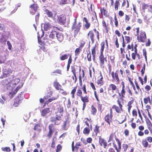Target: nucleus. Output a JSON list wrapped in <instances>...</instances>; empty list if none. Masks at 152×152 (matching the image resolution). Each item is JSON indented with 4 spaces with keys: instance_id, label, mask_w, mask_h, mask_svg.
<instances>
[{
    "instance_id": "nucleus-50",
    "label": "nucleus",
    "mask_w": 152,
    "mask_h": 152,
    "mask_svg": "<svg viewBox=\"0 0 152 152\" xmlns=\"http://www.w3.org/2000/svg\"><path fill=\"white\" fill-rule=\"evenodd\" d=\"M20 81V79L19 78H15L12 81V84L15 85H17Z\"/></svg>"
},
{
    "instance_id": "nucleus-62",
    "label": "nucleus",
    "mask_w": 152,
    "mask_h": 152,
    "mask_svg": "<svg viewBox=\"0 0 152 152\" xmlns=\"http://www.w3.org/2000/svg\"><path fill=\"white\" fill-rule=\"evenodd\" d=\"M58 96L56 97H52V98L48 99V101L49 102V103L50 102L53 100H56L58 98Z\"/></svg>"
},
{
    "instance_id": "nucleus-18",
    "label": "nucleus",
    "mask_w": 152,
    "mask_h": 152,
    "mask_svg": "<svg viewBox=\"0 0 152 152\" xmlns=\"http://www.w3.org/2000/svg\"><path fill=\"white\" fill-rule=\"evenodd\" d=\"M132 98V99L128 102L127 104V110L128 112L129 113L130 112L132 106V105L134 101V98Z\"/></svg>"
},
{
    "instance_id": "nucleus-43",
    "label": "nucleus",
    "mask_w": 152,
    "mask_h": 152,
    "mask_svg": "<svg viewBox=\"0 0 152 152\" xmlns=\"http://www.w3.org/2000/svg\"><path fill=\"white\" fill-rule=\"evenodd\" d=\"M120 0H116L114 4V9L115 10H117L118 9V7L120 4Z\"/></svg>"
},
{
    "instance_id": "nucleus-51",
    "label": "nucleus",
    "mask_w": 152,
    "mask_h": 152,
    "mask_svg": "<svg viewBox=\"0 0 152 152\" xmlns=\"http://www.w3.org/2000/svg\"><path fill=\"white\" fill-rule=\"evenodd\" d=\"M90 132L89 127H86L84 128L83 133L85 134H88Z\"/></svg>"
},
{
    "instance_id": "nucleus-10",
    "label": "nucleus",
    "mask_w": 152,
    "mask_h": 152,
    "mask_svg": "<svg viewBox=\"0 0 152 152\" xmlns=\"http://www.w3.org/2000/svg\"><path fill=\"white\" fill-rule=\"evenodd\" d=\"M12 70L9 68L5 69L3 72V74L0 77V78L3 79L9 77L12 73Z\"/></svg>"
},
{
    "instance_id": "nucleus-35",
    "label": "nucleus",
    "mask_w": 152,
    "mask_h": 152,
    "mask_svg": "<svg viewBox=\"0 0 152 152\" xmlns=\"http://www.w3.org/2000/svg\"><path fill=\"white\" fill-rule=\"evenodd\" d=\"M133 87L135 91V94H137L140 92H142L141 89L140 88L139 86H133Z\"/></svg>"
},
{
    "instance_id": "nucleus-55",
    "label": "nucleus",
    "mask_w": 152,
    "mask_h": 152,
    "mask_svg": "<svg viewBox=\"0 0 152 152\" xmlns=\"http://www.w3.org/2000/svg\"><path fill=\"white\" fill-rule=\"evenodd\" d=\"M97 104L98 109L100 113H102L103 110L102 108V104L98 103H97Z\"/></svg>"
},
{
    "instance_id": "nucleus-36",
    "label": "nucleus",
    "mask_w": 152,
    "mask_h": 152,
    "mask_svg": "<svg viewBox=\"0 0 152 152\" xmlns=\"http://www.w3.org/2000/svg\"><path fill=\"white\" fill-rule=\"evenodd\" d=\"M91 114L93 115H96L97 112V109L95 107L94 105L91 106Z\"/></svg>"
},
{
    "instance_id": "nucleus-7",
    "label": "nucleus",
    "mask_w": 152,
    "mask_h": 152,
    "mask_svg": "<svg viewBox=\"0 0 152 152\" xmlns=\"http://www.w3.org/2000/svg\"><path fill=\"white\" fill-rule=\"evenodd\" d=\"M99 58L100 67L104 68L105 63L107 62V57L104 56L103 53H100Z\"/></svg>"
},
{
    "instance_id": "nucleus-47",
    "label": "nucleus",
    "mask_w": 152,
    "mask_h": 152,
    "mask_svg": "<svg viewBox=\"0 0 152 152\" xmlns=\"http://www.w3.org/2000/svg\"><path fill=\"white\" fill-rule=\"evenodd\" d=\"M101 49L100 50V53H103L104 50V49L105 47V42L103 41L102 42L101 44Z\"/></svg>"
},
{
    "instance_id": "nucleus-37",
    "label": "nucleus",
    "mask_w": 152,
    "mask_h": 152,
    "mask_svg": "<svg viewBox=\"0 0 152 152\" xmlns=\"http://www.w3.org/2000/svg\"><path fill=\"white\" fill-rule=\"evenodd\" d=\"M58 4L60 5H63L68 4V0H57Z\"/></svg>"
},
{
    "instance_id": "nucleus-59",
    "label": "nucleus",
    "mask_w": 152,
    "mask_h": 152,
    "mask_svg": "<svg viewBox=\"0 0 152 152\" xmlns=\"http://www.w3.org/2000/svg\"><path fill=\"white\" fill-rule=\"evenodd\" d=\"M94 31L96 33V37L98 40H99V34L98 31H97L96 28L94 29Z\"/></svg>"
},
{
    "instance_id": "nucleus-6",
    "label": "nucleus",
    "mask_w": 152,
    "mask_h": 152,
    "mask_svg": "<svg viewBox=\"0 0 152 152\" xmlns=\"http://www.w3.org/2000/svg\"><path fill=\"white\" fill-rule=\"evenodd\" d=\"M118 70H116L115 72L112 71L111 73V75L112 78V80L113 81L115 82L116 84H119L120 82V80L118 75Z\"/></svg>"
},
{
    "instance_id": "nucleus-27",
    "label": "nucleus",
    "mask_w": 152,
    "mask_h": 152,
    "mask_svg": "<svg viewBox=\"0 0 152 152\" xmlns=\"http://www.w3.org/2000/svg\"><path fill=\"white\" fill-rule=\"evenodd\" d=\"M50 112V108H47L42 110L41 112V115L42 116H45Z\"/></svg>"
},
{
    "instance_id": "nucleus-3",
    "label": "nucleus",
    "mask_w": 152,
    "mask_h": 152,
    "mask_svg": "<svg viewBox=\"0 0 152 152\" xmlns=\"http://www.w3.org/2000/svg\"><path fill=\"white\" fill-rule=\"evenodd\" d=\"M117 102L119 107L115 105H114L112 106L111 109H115L116 113H121L123 110V107L124 104V101H123L122 99H118Z\"/></svg>"
},
{
    "instance_id": "nucleus-49",
    "label": "nucleus",
    "mask_w": 152,
    "mask_h": 152,
    "mask_svg": "<svg viewBox=\"0 0 152 152\" xmlns=\"http://www.w3.org/2000/svg\"><path fill=\"white\" fill-rule=\"evenodd\" d=\"M55 140L56 139V137H53L52 140V142L51 145V147L53 148H54L55 147Z\"/></svg>"
},
{
    "instance_id": "nucleus-12",
    "label": "nucleus",
    "mask_w": 152,
    "mask_h": 152,
    "mask_svg": "<svg viewBox=\"0 0 152 152\" xmlns=\"http://www.w3.org/2000/svg\"><path fill=\"white\" fill-rule=\"evenodd\" d=\"M11 87L10 91L9 93L13 98L16 94L18 91L20 89L21 87L20 86H10Z\"/></svg>"
},
{
    "instance_id": "nucleus-28",
    "label": "nucleus",
    "mask_w": 152,
    "mask_h": 152,
    "mask_svg": "<svg viewBox=\"0 0 152 152\" xmlns=\"http://www.w3.org/2000/svg\"><path fill=\"white\" fill-rule=\"evenodd\" d=\"M115 140L117 142L118 145V148H117V150H116V151L117 152H120L121 149V142L118 138H115Z\"/></svg>"
},
{
    "instance_id": "nucleus-46",
    "label": "nucleus",
    "mask_w": 152,
    "mask_h": 152,
    "mask_svg": "<svg viewBox=\"0 0 152 152\" xmlns=\"http://www.w3.org/2000/svg\"><path fill=\"white\" fill-rule=\"evenodd\" d=\"M143 101L144 103L145 104H147L148 102L151 103V101L149 96H148L147 97L144 98L143 99Z\"/></svg>"
},
{
    "instance_id": "nucleus-40",
    "label": "nucleus",
    "mask_w": 152,
    "mask_h": 152,
    "mask_svg": "<svg viewBox=\"0 0 152 152\" xmlns=\"http://www.w3.org/2000/svg\"><path fill=\"white\" fill-rule=\"evenodd\" d=\"M53 92L50 90L48 92L47 94V95H45L44 97V99L45 100H46L48 99V98L50 97L52 95Z\"/></svg>"
},
{
    "instance_id": "nucleus-9",
    "label": "nucleus",
    "mask_w": 152,
    "mask_h": 152,
    "mask_svg": "<svg viewBox=\"0 0 152 152\" xmlns=\"http://www.w3.org/2000/svg\"><path fill=\"white\" fill-rule=\"evenodd\" d=\"M62 115V114H60L59 115L57 114L56 117H50V121L51 122L54 123V124L55 125H58L60 124V122L58 121L61 120V117Z\"/></svg>"
},
{
    "instance_id": "nucleus-21",
    "label": "nucleus",
    "mask_w": 152,
    "mask_h": 152,
    "mask_svg": "<svg viewBox=\"0 0 152 152\" xmlns=\"http://www.w3.org/2000/svg\"><path fill=\"white\" fill-rule=\"evenodd\" d=\"M1 97L4 100V101H6V100H9L11 99L12 98L9 93V94H6L3 95H2Z\"/></svg>"
},
{
    "instance_id": "nucleus-20",
    "label": "nucleus",
    "mask_w": 152,
    "mask_h": 152,
    "mask_svg": "<svg viewBox=\"0 0 152 152\" xmlns=\"http://www.w3.org/2000/svg\"><path fill=\"white\" fill-rule=\"evenodd\" d=\"M97 46L96 44L93 46L91 50V54L93 56V59L94 61L96 58V49L97 48Z\"/></svg>"
},
{
    "instance_id": "nucleus-2",
    "label": "nucleus",
    "mask_w": 152,
    "mask_h": 152,
    "mask_svg": "<svg viewBox=\"0 0 152 152\" xmlns=\"http://www.w3.org/2000/svg\"><path fill=\"white\" fill-rule=\"evenodd\" d=\"M77 16L75 17V19H74V22L72 23L71 27L72 29L74 30V37H76L77 35L80 31L81 28L82 26L81 23L80 22H79L77 24Z\"/></svg>"
},
{
    "instance_id": "nucleus-34",
    "label": "nucleus",
    "mask_w": 152,
    "mask_h": 152,
    "mask_svg": "<svg viewBox=\"0 0 152 152\" xmlns=\"http://www.w3.org/2000/svg\"><path fill=\"white\" fill-rule=\"evenodd\" d=\"M151 6V5H149L148 4H146L145 3H143L142 4V9L143 10H145V9H147L148 11L149 12Z\"/></svg>"
},
{
    "instance_id": "nucleus-19",
    "label": "nucleus",
    "mask_w": 152,
    "mask_h": 152,
    "mask_svg": "<svg viewBox=\"0 0 152 152\" xmlns=\"http://www.w3.org/2000/svg\"><path fill=\"white\" fill-rule=\"evenodd\" d=\"M69 119L67 118L66 121H64L62 125L63 129L64 130H67L69 126Z\"/></svg>"
},
{
    "instance_id": "nucleus-5",
    "label": "nucleus",
    "mask_w": 152,
    "mask_h": 152,
    "mask_svg": "<svg viewBox=\"0 0 152 152\" xmlns=\"http://www.w3.org/2000/svg\"><path fill=\"white\" fill-rule=\"evenodd\" d=\"M24 97L23 95L21 94H19L14 99L13 106L15 107H18L20 104L21 103L23 100Z\"/></svg>"
},
{
    "instance_id": "nucleus-17",
    "label": "nucleus",
    "mask_w": 152,
    "mask_h": 152,
    "mask_svg": "<svg viewBox=\"0 0 152 152\" xmlns=\"http://www.w3.org/2000/svg\"><path fill=\"white\" fill-rule=\"evenodd\" d=\"M82 144L80 142H77L74 145V141L72 142L71 146L72 151L74 152L75 151H78L79 148V147L81 146Z\"/></svg>"
},
{
    "instance_id": "nucleus-25",
    "label": "nucleus",
    "mask_w": 152,
    "mask_h": 152,
    "mask_svg": "<svg viewBox=\"0 0 152 152\" xmlns=\"http://www.w3.org/2000/svg\"><path fill=\"white\" fill-rule=\"evenodd\" d=\"M56 37L60 42H62L64 40V36L62 34L57 32Z\"/></svg>"
},
{
    "instance_id": "nucleus-52",
    "label": "nucleus",
    "mask_w": 152,
    "mask_h": 152,
    "mask_svg": "<svg viewBox=\"0 0 152 152\" xmlns=\"http://www.w3.org/2000/svg\"><path fill=\"white\" fill-rule=\"evenodd\" d=\"M124 38L126 43H129L132 40V38L130 37L129 36H125Z\"/></svg>"
},
{
    "instance_id": "nucleus-63",
    "label": "nucleus",
    "mask_w": 152,
    "mask_h": 152,
    "mask_svg": "<svg viewBox=\"0 0 152 152\" xmlns=\"http://www.w3.org/2000/svg\"><path fill=\"white\" fill-rule=\"evenodd\" d=\"M56 88L61 93L62 91H63V89L61 88V86H55Z\"/></svg>"
},
{
    "instance_id": "nucleus-53",
    "label": "nucleus",
    "mask_w": 152,
    "mask_h": 152,
    "mask_svg": "<svg viewBox=\"0 0 152 152\" xmlns=\"http://www.w3.org/2000/svg\"><path fill=\"white\" fill-rule=\"evenodd\" d=\"M62 148V146L60 144H58L57 146L56 150V152L60 151Z\"/></svg>"
},
{
    "instance_id": "nucleus-61",
    "label": "nucleus",
    "mask_w": 152,
    "mask_h": 152,
    "mask_svg": "<svg viewBox=\"0 0 152 152\" xmlns=\"http://www.w3.org/2000/svg\"><path fill=\"white\" fill-rule=\"evenodd\" d=\"M122 148L124 150V151L126 152L128 148V145L126 144H124L122 145Z\"/></svg>"
},
{
    "instance_id": "nucleus-48",
    "label": "nucleus",
    "mask_w": 152,
    "mask_h": 152,
    "mask_svg": "<svg viewBox=\"0 0 152 152\" xmlns=\"http://www.w3.org/2000/svg\"><path fill=\"white\" fill-rule=\"evenodd\" d=\"M82 49L79 48V47L77 48L75 51V56H78L79 55L80 52L82 51Z\"/></svg>"
},
{
    "instance_id": "nucleus-29",
    "label": "nucleus",
    "mask_w": 152,
    "mask_h": 152,
    "mask_svg": "<svg viewBox=\"0 0 152 152\" xmlns=\"http://www.w3.org/2000/svg\"><path fill=\"white\" fill-rule=\"evenodd\" d=\"M6 56L5 54H1L0 55V64L4 63L6 59Z\"/></svg>"
},
{
    "instance_id": "nucleus-41",
    "label": "nucleus",
    "mask_w": 152,
    "mask_h": 152,
    "mask_svg": "<svg viewBox=\"0 0 152 152\" xmlns=\"http://www.w3.org/2000/svg\"><path fill=\"white\" fill-rule=\"evenodd\" d=\"M134 118H132L131 119L130 121V122L131 123V126L132 128L133 129H135L137 127V125L135 123L133 122Z\"/></svg>"
},
{
    "instance_id": "nucleus-24",
    "label": "nucleus",
    "mask_w": 152,
    "mask_h": 152,
    "mask_svg": "<svg viewBox=\"0 0 152 152\" xmlns=\"http://www.w3.org/2000/svg\"><path fill=\"white\" fill-rule=\"evenodd\" d=\"M88 36V37L91 39L92 43H93L94 42V34L92 30L89 31L87 34Z\"/></svg>"
},
{
    "instance_id": "nucleus-16",
    "label": "nucleus",
    "mask_w": 152,
    "mask_h": 152,
    "mask_svg": "<svg viewBox=\"0 0 152 152\" xmlns=\"http://www.w3.org/2000/svg\"><path fill=\"white\" fill-rule=\"evenodd\" d=\"M66 16L64 14H62L58 16V22L61 25H64L66 23Z\"/></svg>"
},
{
    "instance_id": "nucleus-57",
    "label": "nucleus",
    "mask_w": 152,
    "mask_h": 152,
    "mask_svg": "<svg viewBox=\"0 0 152 152\" xmlns=\"http://www.w3.org/2000/svg\"><path fill=\"white\" fill-rule=\"evenodd\" d=\"M115 41V45L116 48H118L119 46V44L118 42V39L116 36L115 37L114 39Z\"/></svg>"
},
{
    "instance_id": "nucleus-15",
    "label": "nucleus",
    "mask_w": 152,
    "mask_h": 152,
    "mask_svg": "<svg viewBox=\"0 0 152 152\" xmlns=\"http://www.w3.org/2000/svg\"><path fill=\"white\" fill-rule=\"evenodd\" d=\"M48 129L49 131L47 136L48 138L50 139L52 137L55 130L54 124H50L48 126Z\"/></svg>"
},
{
    "instance_id": "nucleus-33",
    "label": "nucleus",
    "mask_w": 152,
    "mask_h": 152,
    "mask_svg": "<svg viewBox=\"0 0 152 152\" xmlns=\"http://www.w3.org/2000/svg\"><path fill=\"white\" fill-rule=\"evenodd\" d=\"M100 76H101V78L97 80V83L98 85L102 86L103 85L104 82L103 80V77L101 73L100 74Z\"/></svg>"
},
{
    "instance_id": "nucleus-54",
    "label": "nucleus",
    "mask_w": 152,
    "mask_h": 152,
    "mask_svg": "<svg viewBox=\"0 0 152 152\" xmlns=\"http://www.w3.org/2000/svg\"><path fill=\"white\" fill-rule=\"evenodd\" d=\"M87 58L88 60L89 61H91V55L90 51H89V52H87Z\"/></svg>"
},
{
    "instance_id": "nucleus-38",
    "label": "nucleus",
    "mask_w": 152,
    "mask_h": 152,
    "mask_svg": "<svg viewBox=\"0 0 152 152\" xmlns=\"http://www.w3.org/2000/svg\"><path fill=\"white\" fill-rule=\"evenodd\" d=\"M45 14H46L48 16L49 18H53V13L52 12L49 10L46 9L45 10Z\"/></svg>"
},
{
    "instance_id": "nucleus-56",
    "label": "nucleus",
    "mask_w": 152,
    "mask_h": 152,
    "mask_svg": "<svg viewBox=\"0 0 152 152\" xmlns=\"http://www.w3.org/2000/svg\"><path fill=\"white\" fill-rule=\"evenodd\" d=\"M132 115L133 116L135 117L136 118L137 116V113L136 110L134 109L132 111Z\"/></svg>"
},
{
    "instance_id": "nucleus-13",
    "label": "nucleus",
    "mask_w": 152,
    "mask_h": 152,
    "mask_svg": "<svg viewBox=\"0 0 152 152\" xmlns=\"http://www.w3.org/2000/svg\"><path fill=\"white\" fill-rule=\"evenodd\" d=\"M71 72L73 73L75 79V80H77V77L76 76L77 73L78 72H80L81 71V67H79V69L78 67L76 65L72 66L71 67Z\"/></svg>"
},
{
    "instance_id": "nucleus-22",
    "label": "nucleus",
    "mask_w": 152,
    "mask_h": 152,
    "mask_svg": "<svg viewBox=\"0 0 152 152\" xmlns=\"http://www.w3.org/2000/svg\"><path fill=\"white\" fill-rule=\"evenodd\" d=\"M124 87L125 86H122V88L121 93H119V96H120L121 97L118 98V99H122L123 101H124L123 98L125 97V91L124 88Z\"/></svg>"
},
{
    "instance_id": "nucleus-11",
    "label": "nucleus",
    "mask_w": 152,
    "mask_h": 152,
    "mask_svg": "<svg viewBox=\"0 0 152 152\" xmlns=\"http://www.w3.org/2000/svg\"><path fill=\"white\" fill-rule=\"evenodd\" d=\"M113 117V111L112 109H110V113L107 114L104 117V121L110 125L112 122Z\"/></svg>"
},
{
    "instance_id": "nucleus-58",
    "label": "nucleus",
    "mask_w": 152,
    "mask_h": 152,
    "mask_svg": "<svg viewBox=\"0 0 152 152\" xmlns=\"http://www.w3.org/2000/svg\"><path fill=\"white\" fill-rule=\"evenodd\" d=\"M6 42V39L2 35L0 37V42Z\"/></svg>"
},
{
    "instance_id": "nucleus-26",
    "label": "nucleus",
    "mask_w": 152,
    "mask_h": 152,
    "mask_svg": "<svg viewBox=\"0 0 152 152\" xmlns=\"http://www.w3.org/2000/svg\"><path fill=\"white\" fill-rule=\"evenodd\" d=\"M106 9V7H103L102 8H101L100 10L101 14L102 15H103L107 17L108 16V15Z\"/></svg>"
},
{
    "instance_id": "nucleus-31",
    "label": "nucleus",
    "mask_w": 152,
    "mask_h": 152,
    "mask_svg": "<svg viewBox=\"0 0 152 152\" xmlns=\"http://www.w3.org/2000/svg\"><path fill=\"white\" fill-rule=\"evenodd\" d=\"M43 28L44 30L47 31L51 28V25L49 22H46L44 24Z\"/></svg>"
},
{
    "instance_id": "nucleus-32",
    "label": "nucleus",
    "mask_w": 152,
    "mask_h": 152,
    "mask_svg": "<svg viewBox=\"0 0 152 152\" xmlns=\"http://www.w3.org/2000/svg\"><path fill=\"white\" fill-rule=\"evenodd\" d=\"M114 137H115V138H117L115 135V133H111L109 136V138L108 140V142L113 141Z\"/></svg>"
},
{
    "instance_id": "nucleus-30",
    "label": "nucleus",
    "mask_w": 152,
    "mask_h": 152,
    "mask_svg": "<svg viewBox=\"0 0 152 152\" xmlns=\"http://www.w3.org/2000/svg\"><path fill=\"white\" fill-rule=\"evenodd\" d=\"M57 34V32L56 31L54 30H52L50 32L49 35V37L51 39H53L55 38V37H56Z\"/></svg>"
},
{
    "instance_id": "nucleus-64",
    "label": "nucleus",
    "mask_w": 152,
    "mask_h": 152,
    "mask_svg": "<svg viewBox=\"0 0 152 152\" xmlns=\"http://www.w3.org/2000/svg\"><path fill=\"white\" fill-rule=\"evenodd\" d=\"M150 19V17L147 14L144 16V19L146 21H148Z\"/></svg>"
},
{
    "instance_id": "nucleus-60",
    "label": "nucleus",
    "mask_w": 152,
    "mask_h": 152,
    "mask_svg": "<svg viewBox=\"0 0 152 152\" xmlns=\"http://www.w3.org/2000/svg\"><path fill=\"white\" fill-rule=\"evenodd\" d=\"M77 95L80 97L81 96H82V91L80 89H78L77 90V92L76 93Z\"/></svg>"
},
{
    "instance_id": "nucleus-45",
    "label": "nucleus",
    "mask_w": 152,
    "mask_h": 152,
    "mask_svg": "<svg viewBox=\"0 0 152 152\" xmlns=\"http://www.w3.org/2000/svg\"><path fill=\"white\" fill-rule=\"evenodd\" d=\"M100 126L97 125H96L94 129V132L96 135L98 133L100 132L99 130Z\"/></svg>"
},
{
    "instance_id": "nucleus-42",
    "label": "nucleus",
    "mask_w": 152,
    "mask_h": 152,
    "mask_svg": "<svg viewBox=\"0 0 152 152\" xmlns=\"http://www.w3.org/2000/svg\"><path fill=\"white\" fill-rule=\"evenodd\" d=\"M86 43V42L85 40L83 39L81 40L80 42V44L79 47L82 49L85 46Z\"/></svg>"
},
{
    "instance_id": "nucleus-44",
    "label": "nucleus",
    "mask_w": 152,
    "mask_h": 152,
    "mask_svg": "<svg viewBox=\"0 0 152 152\" xmlns=\"http://www.w3.org/2000/svg\"><path fill=\"white\" fill-rule=\"evenodd\" d=\"M70 54H66L62 55L60 57V59L61 61H63L66 60L68 58V57L69 56Z\"/></svg>"
},
{
    "instance_id": "nucleus-4",
    "label": "nucleus",
    "mask_w": 152,
    "mask_h": 152,
    "mask_svg": "<svg viewBox=\"0 0 152 152\" xmlns=\"http://www.w3.org/2000/svg\"><path fill=\"white\" fill-rule=\"evenodd\" d=\"M152 142V137L149 136L142 140L141 144L143 147L146 148L148 147H150L151 145L149 143H151Z\"/></svg>"
},
{
    "instance_id": "nucleus-23",
    "label": "nucleus",
    "mask_w": 152,
    "mask_h": 152,
    "mask_svg": "<svg viewBox=\"0 0 152 152\" xmlns=\"http://www.w3.org/2000/svg\"><path fill=\"white\" fill-rule=\"evenodd\" d=\"M80 98L83 103L86 104L89 102V97L87 95H86L84 96H82Z\"/></svg>"
},
{
    "instance_id": "nucleus-1",
    "label": "nucleus",
    "mask_w": 152,
    "mask_h": 152,
    "mask_svg": "<svg viewBox=\"0 0 152 152\" xmlns=\"http://www.w3.org/2000/svg\"><path fill=\"white\" fill-rule=\"evenodd\" d=\"M148 122H146L148 129H145L143 125H141L138 126V131L137 134L139 137H142L144 135H148L149 132L152 134V124L148 118L147 119Z\"/></svg>"
},
{
    "instance_id": "nucleus-14",
    "label": "nucleus",
    "mask_w": 152,
    "mask_h": 152,
    "mask_svg": "<svg viewBox=\"0 0 152 152\" xmlns=\"http://www.w3.org/2000/svg\"><path fill=\"white\" fill-rule=\"evenodd\" d=\"M99 143L102 146H103V148L107 149L108 148V145L106 140L102 138L101 137H99Z\"/></svg>"
},
{
    "instance_id": "nucleus-8",
    "label": "nucleus",
    "mask_w": 152,
    "mask_h": 152,
    "mask_svg": "<svg viewBox=\"0 0 152 152\" xmlns=\"http://www.w3.org/2000/svg\"><path fill=\"white\" fill-rule=\"evenodd\" d=\"M147 38L146 33L144 31H141L137 36V40L138 42H144Z\"/></svg>"
},
{
    "instance_id": "nucleus-39",
    "label": "nucleus",
    "mask_w": 152,
    "mask_h": 152,
    "mask_svg": "<svg viewBox=\"0 0 152 152\" xmlns=\"http://www.w3.org/2000/svg\"><path fill=\"white\" fill-rule=\"evenodd\" d=\"M30 8L33 10L34 12H36L37 9V5L36 4H33L30 6Z\"/></svg>"
}]
</instances>
